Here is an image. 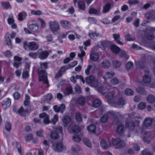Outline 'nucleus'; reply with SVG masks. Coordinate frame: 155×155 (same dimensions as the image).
Wrapping results in <instances>:
<instances>
[{"mask_svg":"<svg viewBox=\"0 0 155 155\" xmlns=\"http://www.w3.org/2000/svg\"><path fill=\"white\" fill-rule=\"evenodd\" d=\"M49 28L53 34L57 32L60 30L58 22L56 21H50L48 22Z\"/></svg>","mask_w":155,"mask_h":155,"instance_id":"nucleus-3","label":"nucleus"},{"mask_svg":"<svg viewBox=\"0 0 155 155\" xmlns=\"http://www.w3.org/2000/svg\"><path fill=\"white\" fill-rule=\"evenodd\" d=\"M71 150L73 153H78V152L80 150V148L78 145H76L72 146Z\"/></svg>","mask_w":155,"mask_h":155,"instance_id":"nucleus-45","label":"nucleus"},{"mask_svg":"<svg viewBox=\"0 0 155 155\" xmlns=\"http://www.w3.org/2000/svg\"><path fill=\"white\" fill-rule=\"evenodd\" d=\"M113 117L112 120L113 123L114 125H116L118 124L119 122V120L116 117V114H115V116L112 117Z\"/></svg>","mask_w":155,"mask_h":155,"instance_id":"nucleus-56","label":"nucleus"},{"mask_svg":"<svg viewBox=\"0 0 155 155\" xmlns=\"http://www.w3.org/2000/svg\"><path fill=\"white\" fill-rule=\"evenodd\" d=\"M38 73L39 75V81H42L44 84H48V80L45 70L41 67H39L38 70Z\"/></svg>","mask_w":155,"mask_h":155,"instance_id":"nucleus-1","label":"nucleus"},{"mask_svg":"<svg viewBox=\"0 0 155 155\" xmlns=\"http://www.w3.org/2000/svg\"><path fill=\"white\" fill-rule=\"evenodd\" d=\"M40 65V67H41L42 68L45 69V70L47 69L48 68V63L47 62L41 63Z\"/></svg>","mask_w":155,"mask_h":155,"instance_id":"nucleus-61","label":"nucleus"},{"mask_svg":"<svg viewBox=\"0 0 155 155\" xmlns=\"http://www.w3.org/2000/svg\"><path fill=\"white\" fill-rule=\"evenodd\" d=\"M115 115V113L113 111H108L102 116L100 119V121L102 123H106L108 121L109 117H114Z\"/></svg>","mask_w":155,"mask_h":155,"instance_id":"nucleus-6","label":"nucleus"},{"mask_svg":"<svg viewBox=\"0 0 155 155\" xmlns=\"http://www.w3.org/2000/svg\"><path fill=\"white\" fill-rule=\"evenodd\" d=\"M120 53V57L124 58L126 60L129 58V56L127 55V52L124 50L121 51Z\"/></svg>","mask_w":155,"mask_h":155,"instance_id":"nucleus-39","label":"nucleus"},{"mask_svg":"<svg viewBox=\"0 0 155 155\" xmlns=\"http://www.w3.org/2000/svg\"><path fill=\"white\" fill-rule=\"evenodd\" d=\"M137 66L139 68L144 69L146 67V61L145 60H140L137 64Z\"/></svg>","mask_w":155,"mask_h":155,"instance_id":"nucleus-28","label":"nucleus"},{"mask_svg":"<svg viewBox=\"0 0 155 155\" xmlns=\"http://www.w3.org/2000/svg\"><path fill=\"white\" fill-rule=\"evenodd\" d=\"M23 47L26 50L29 49L34 51L38 49L39 48L38 44L34 41L28 42L27 41L23 43Z\"/></svg>","mask_w":155,"mask_h":155,"instance_id":"nucleus-2","label":"nucleus"},{"mask_svg":"<svg viewBox=\"0 0 155 155\" xmlns=\"http://www.w3.org/2000/svg\"><path fill=\"white\" fill-rule=\"evenodd\" d=\"M11 105V100L9 98L5 99L2 103V107L4 110H5L7 108H9Z\"/></svg>","mask_w":155,"mask_h":155,"instance_id":"nucleus-11","label":"nucleus"},{"mask_svg":"<svg viewBox=\"0 0 155 155\" xmlns=\"http://www.w3.org/2000/svg\"><path fill=\"white\" fill-rule=\"evenodd\" d=\"M125 92L126 95L128 96L133 95L134 93L133 91L129 88H127L125 89Z\"/></svg>","mask_w":155,"mask_h":155,"instance_id":"nucleus-50","label":"nucleus"},{"mask_svg":"<svg viewBox=\"0 0 155 155\" xmlns=\"http://www.w3.org/2000/svg\"><path fill=\"white\" fill-rule=\"evenodd\" d=\"M101 147L104 149H107L110 144H108V142L105 140H103L101 141Z\"/></svg>","mask_w":155,"mask_h":155,"instance_id":"nucleus-24","label":"nucleus"},{"mask_svg":"<svg viewBox=\"0 0 155 155\" xmlns=\"http://www.w3.org/2000/svg\"><path fill=\"white\" fill-rule=\"evenodd\" d=\"M147 101L148 102L150 103H154L155 101V98L154 96L151 94L148 95L147 98Z\"/></svg>","mask_w":155,"mask_h":155,"instance_id":"nucleus-43","label":"nucleus"},{"mask_svg":"<svg viewBox=\"0 0 155 155\" xmlns=\"http://www.w3.org/2000/svg\"><path fill=\"white\" fill-rule=\"evenodd\" d=\"M28 110L27 109L24 110L22 107H21L18 111V114L22 116H24L26 115V113H27Z\"/></svg>","mask_w":155,"mask_h":155,"instance_id":"nucleus-33","label":"nucleus"},{"mask_svg":"<svg viewBox=\"0 0 155 155\" xmlns=\"http://www.w3.org/2000/svg\"><path fill=\"white\" fill-rule=\"evenodd\" d=\"M150 134L148 132H145L144 134V137L143 138V140L149 143L150 142Z\"/></svg>","mask_w":155,"mask_h":155,"instance_id":"nucleus-30","label":"nucleus"},{"mask_svg":"<svg viewBox=\"0 0 155 155\" xmlns=\"http://www.w3.org/2000/svg\"><path fill=\"white\" fill-rule=\"evenodd\" d=\"M88 12L90 14H94L96 15H100L101 14L100 9L97 10L94 8H91L89 10Z\"/></svg>","mask_w":155,"mask_h":155,"instance_id":"nucleus-27","label":"nucleus"},{"mask_svg":"<svg viewBox=\"0 0 155 155\" xmlns=\"http://www.w3.org/2000/svg\"><path fill=\"white\" fill-rule=\"evenodd\" d=\"M93 105L95 107H98L101 104V102L98 99H96L94 100L93 102Z\"/></svg>","mask_w":155,"mask_h":155,"instance_id":"nucleus-41","label":"nucleus"},{"mask_svg":"<svg viewBox=\"0 0 155 155\" xmlns=\"http://www.w3.org/2000/svg\"><path fill=\"white\" fill-rule=\"evenodd\" d=\"M77 101L79 105H84L85 104L86 99L84 97H80L77 99Z\"/></svg>","mask_w":155,"mask_h":155,"instance_id":"nucleus-26","label":"nucleus"},{"mask_svg":"<svg viewBox=\"0 0 155 155\" xmlns=\"http://www.w3.org/2000/svg\"><path fill=\"white\" fill-rule=\"evenodd\" d=\"M5 127L6 129L8 131H9L11 129V124L10 123H6Z\"/></svg>","mask_w":155,"mask_h":155,"instance_id":"nucleus-64","label":"nucleus"},{"mask_svg":"<svg viewBox=\"0 0 155 155\" xmlns=\"http://www.w3.org/2000/svg\"><path fill=\"white\" fill-rule=\"evenodd\" d=\"M85 81L87 84H91L92 86L94 87H96L99 85L98 80L95 79L93 75H90L86 78Z\"/></svg>","mask_w":155,"mask_h":155,"instance_id":"nucleus-5","label":"nucleus"},{"mask_svg":"<svg viewBox=\"0 0 155 155\" xmlns=\"http://www.w3.org/2000/svg\"><path fill=\"white\" fill-rule=\"evenodd\" d=\"M73 140L76 142H79L81 140V138L77 135H76L73 137Z\"/></svg>","mask_w":155,"mask_h":155,"instance_id":"nucleus-63","label":"nucleus"},{"mask_svg":"<svg viewBox=\"0 0 155 155\" xmlns=\"http://www.w3.org/2000/svg\"><path fill=\"white\" fill-rule=\"evenodd\" d=\"M29 29L34 32L37 31L38 29V25L35 24H31L29 25Z\"/></svg>","mask_w":155,"mask_h":155,"instance_id":"nucleus-36","label":"nucleus"},{"mask_svg":"<svg viewBox=\"0 0 155 155\" xmlns=\"http://www.w3.org/2000/svg\"><path fill=\"white\" fill-rule=\"evenodd\" d=\"M53 147L54 148V150L58 152H61L65 149L63 143H57L55 146L53 145Z\"/></svg>","mask_w":155,"mask_h":155,"instance_id":"nucleus-16","label":"nucleus"},{"mask_svg":"<svg viewBox=\"0 0 155 155\" xmlns=\"http://www.w3.org/2000/svg\"><path fill=\"white\" fill-rule=\"evenodd\" d=\"M27 15V13L25 12L19 13L18 15V19L20 21H22L26 18Z\"/></svg>","mask_w":155,"mask_h":155,"instance_id":"nucleus-25","label":"nucleus"},{"mask_svg":"<svg viewBox=\"0 0 155 155\" xmlns=\"http://www.w3.org/2000/svg\"><path fill=\"white\" fill-rule=\"evenodd\" d=\"M136 91L139 94L142 95H145L147 94V92L144 88L143 87H139L136 89Z\"/></svg>","mask_w":155,"mask_h":155,"instance_id":"nucleus-34","label":"nucleus"},{"mask_svg":"<svg viewBox=\"0 0 155 155\" xmlns=\"http://www.w3.org/2000/svg\"><path fill=\"white\" fill-rule=\"evenodd\" d=\"M51 52V50L41 51H38V58L41 59L43 60L46 59L49 54Z\"/></svg>","mask_w":155,"mask_h":155,"instance_id":"nucleus-10","label":"nucleus"},{"mask_svg":"<svg viewBox=\"0 0 155 155\" xmlns=\"http://www.w3.org/2000/svg\"><path fill=\"white\" fill-rule=\"evenodd\" d=\"M115 73L114 71H107L106 72L105 75L103 77V78L105 80L107 78H109L115 75Z\"/></svg>","mask_w":155,"mask_h":155,"instance_id":"nucleus-23","label":"nucleus"},{"mask_svg":"<svg viewBox=\"0 0 155 155\" xmlns=\"http://www.w3.org/2000/svg\"><path fill=\"white\" fill-rule=\"evenodd\" d=\"M76 119L77 122H79L82 120L81 115L80 113H77L75 115Z\"/></svg>","mask_w":155,"mask_h":155,"instance_id":"nucleus-54","label":"nucleus"},{"mask_svg":"<svg viewBox=\"0 0 155 155\" xmlns=\"http://www.w3.org/2000/svg\"><path fill=\"white\" fill-rule=\"evenodd\" d=\"M124 130V127L123 125L121 124L117 126L116 131L119 134L122 133Z\"/></svg>","mask_w":155,"mask_h":155,"instance_id":"nucleus-38","label":"nucleus"},{"mask_svg":"<svg viewBox=\"0 0 155 155\" xmlns=\"http://www.w3.org/2000/svg\"><path fill=\"white\" fill-rule=\"evenodd\" d=\"M79 9L81 10L84 11L85 9V5L84 2L82 1H79L78 3Z\"/></svg>","mask_w":155,"mask_h":155,"instance_id":"nucleus-35","label":"nucleus"},{"mask_svg":"<svg viewBox=\"0 0 155 155\" xmlns=\"http://www.w3.org/2000/svg\"><path fill=\"white\" fill-rule=\"evenodd\" d=\"M113 7L112 4L110 2L107 3L106 5L103 7L102 12L105 13L108 12Z\"/></svg>","mask_w":155,"mask_h":155,"instance_id":"nucleus-19","label":"nucleus"},{"mask_svg":"<svg viewBox=\"0 0 155 155\" xmlns=\"http://www.w3.org/2000/svg\"><path fill=\"white\" fill-rule=\"evenodd\" d=\"M58 133L57 131H53L51 132V137L52 139H58Z\"/></svg>","mask_w":155,"mask_h":155,"instance_id":"nucleus-40","label":"nucleus"},{"mask_svg":"<svg viewBox=\"0 0 155 155\" xmlns=\"http://www.w3.org/2000/svg\"><path fill=\"white\" fill-rule=\"evenodd\" d=\"M87 129L91 133H95L96 132V127L94 124H91L87 127Z\"/></svg>","mask_w":155,"mask_h":155,"instance_id":"nucleus-29","label":"nucleus"},{"mask_svg":"<svg viewBox=\"0 0 155 155\" xmlns=\"http://www.w3.org/2000/svg\"><path fill=\"white\" fill-rule=\"evenodd\" d=\"M154 118H151L150 117H147L146 118L143 122V126L146 127H149L151 126L152 124L154 123L153 119Z\"/></svg>","mask_w":155,"mask_h":155,"instance_id":"nucleus-13","label":"nucleus"},{"mask_svg":"<svg viewBox=\"0 0 155 155\" xmlns=\"http://www.w3.org/2000/svg\"><path fill=\"white\" fill-rule=\"evenodd\" d=\"M113 66L115 68H118L120 67L121 65V62L118 60H115L113 62Z\"/></svg>","mask_w":155,"mask_h":155,"instance_id":"nucleus-44","label":"nucleus"},{"mask_svg":"<svg viewBox=\"0 0 155 155\" xmlns=\"http://www.w3.org/2000/svg\"><path fill=\"white\" fill-rule=\"evenodd\" d=\"M71 130L73 133L77 134L80 131V128L78 126L72 124L71 125Z\"/></svg>","mask_w":155,"mask_h":155,"instance_id":"nucleus-37","label":"nucleus"},{"mask_svg":"<svg viewBox=\"0 0 155 155\" xmlns=\"http://www.w3.org/2000/svg\"><path fill=\"white\" fill-rule=\"evenodd\" d=\"M143 80L145 83H149L151 81V78L148 75H146L143 78Z\"/></svg>","mask_w":155,"mask_h":155,"instance_id":"nucleus-51","label":"nucleus"},{"mask_svg":"<svg viewBox=\"0 0 155 155\" xmlns=\"http://www.w3.org/2000/svg\"><path fill=\"white\" fill-rule=\"evenodd\" d=\"M154 31H155V27H151L149 29H147L145 34L146 38L150 40L153 39L154 37L152 33Z\"/></svg>","mask_w":155,"mask_h":155,"instance_id":"nucleus-7","label":"nucleus"},{"mask_svg":"<svg viewBox=\"0 0 155 155\" xmlns=\"http://www.w3.org/2000/svg\"><path fill=\"white\" fill-rule=\"evenodd\" d=\"M60 23L61 26L64 28L69 29L71 26V23L66 20H62L60 21Z\"/></svg>","mask_w":155,"mask_h":155,"instance_id":"nucleus-18","label":"nucleus"},{"mask_svg":"<svg viewBox=\"0 0 155 155\" xmlns=\"http://www.w3.org/2000/svg\"><path fill=\"white\" fill-rule=\"evenodd\" d=\"M31 13L33 15H40L41 14V12L40 10H31Z\"/></svg>","mask_w":155,"mask_h":155,"instance_id":"nucleus-59","label":"nucleus"},{"mask_svg":"<svg viewBox=\"0 0 155 155\" xmlns=\"http://www.w3.org/2000/svg\"><path fill=\"white\" fill-rule=\"evenodd\" d=\"M139 123V122L137 120L134 121L132 120H128L126 123L125 127L130 130H134L135 127V123Z\"/></svg>","mask_w":155,"mask_h":155,"instance_id":"nucleus-9","label":"nucleus"},{"mask_svg":"<svg viewBox=\"0 0 155 155\" xmlns=\"http://www.w3.org/2000/svg\"><path fill=\"white\" fill-rule=\"evenodd\" d=\"M145 16L147 19H152L155 18V13L153 10L147 12L145 14Z\"/></svg>","mask_w":155,"mask_h":155,"instance_id":"nucleus-20","label":"nucleus"},{"mask_svg":"<svg viewBox=\"0 0 155 155\" xmlns=\"http://www.w3.org/2000/svg\"><path fill=\"white\" fill-rule=\"evenodd\" d=\"M71 120L70 117L68 116H65L63 117L62 118V121L65 124L64 126L66 127L67 124H69Z\"/></svg>","mask_w":155,"mask_h":155,"instance_id":"nucleus-32","label":"nucleus"},{"mask_svg":"<svg viewBox=\"0 0 155 155\" xmlns=\"http://www.w3.org/2000/svg\"><path fill=\"white\" fill-rule=\"evenodd\" d=\"M111 66V63L108 60H104L101 63V67L104 69H108Z\"/></svg>","mask_w":155,"mask_h":155,"instance_id":"nucleus-17","label":"nucleus"},{"mask_svg":"<svg viewBox=\"0 0 155 155\" xmlns=\"http://www.w3.org/2000/svg\"><path fill=\"white\" fill-rule=\"evenodd\" d=\"M88 35L90 38L92 39H95L96 37H102V35L100 34L97 33L96 32H90L88 33Z\"/></svg>","mask_w":155,"mask_h":155,"instance_id":"nucleus-22","label":"nucleus"},{"mask_svg":"<svg viewBox=\"0 0 155 155\" xmlns=\"http://www.w3.org/2000/svg\"><path fill=\"white\" fill-rule=\"evenodd\" d=\"M7 21L8 24L9 25L12 24L14 22V20L12 15H11L9 16V17Z\"/></svg>","mask_w":155,"mask_h":155,"instance_id":"nucleus-57","label":"nucleus"},{"mask_svg":"<svg viewBox=\"0 0 155 155\" xmlns=\"http://www.w3.org/2000/svg\"><path fill=\"white\" fill-rule=\"evenodd\" d=\"M119 79L116 77H114L110 80V83L114 85H116L119 83Z\"/></svg>","mask_w":155,"mask_h":155,"instance_id":"nucleus-48","label":"nucleus"},{"mask_svg":"<svg viewBox=\"0 0 155 155\" xmlns=\"http://www.w3.org/2000/svg\"><path fill=\"white\" fill-rule=\"evenodd\" d=\"M77 63L78 62L77 61H74L71 63H70L68 66L69 67V68H72L77 65Z\"/></svg>","mask_w":155,"mask_h":155,"instance_id":"nucleus-62","label":"nucleus"},{"mask_svg":"<svg viewBox=\"0 0 155 155\" xmlns=\"http://www.w3.org/2000/svg\"><path fill=\"white\" fill-rule=\"evenodd\" d=\"M113 37L114 38L115 41H116L118 44L121 45H123V43L120 41L121 40V38L119 34H114L113 35Z\"/></svg>","mask_w":155,"mask_h":155,"instance_id":"nucleus-21","label":"nucleus"},{"mask_svg":"<svg viewBox=\"0 0 155 155\" xmlns=\"http://www.w3.org/2000/svg\"><path fill=\"white\" fill-rule=\"evenodd\" d=\"M125 104V101L124 100L122 97L119 98L118 101V102L117 104L115 105V107H117V106L119 105H123Z\"/></svg>","mask_w":155,"mask_h":155,"instance_id":"nucleus-47","label":"nucleus"},{"mask_svg":"<svg viewBox=\"0 0 155 155\" xmlns=\"http://www.w3.org/2000/svg\"><path fill=\"white\" fill-rule=\"evenodd\" d=\"M53 109L56 112H60L61 114H63L65 110V105L64 104H61L60 107L55 105L53 106Z\"/></svg>","mask_w":155,"mask_h":155,"instance_id":"nucleus-12","label":"nucleus"},{"mask_svg":"<svg viewBox=\"0 0 155 155\" xmlns=\"http://www.w3.org/2000/svg\"><path fill=\"white\" fill-rule=\"evenodd\" d=\"M30 99L29 96L28 94H26L25 95V100L24 103L25 106H28L29 105L30 103Z\"/></svg>","mask_w":155,"mask_h":155,"instance_id":"nucleus-42","label":"nucleus"},{"mask_svg":"<svg viewBox=\"0 0 155 155\" xmlns=\"http://www.w3.org/2000/svg\"><path fill=\"white\" fill-rule=\"evenodd\" d=\"M92 68V66L91 65H89L87 66V68L85 70V73L86 74L88 75L90 74V70Z\"/></svg>","mask_w":155,"mask_h":155,"instance_id":"nucleus-60","label":"nucleus"},{"mask_svg":"<svg viewBox=\"0 0 155 155\" xmlns=\"http://www.w3.org/2000/svg\"><path fill=\"white\" fill-rule=\"evenodd\" d=\"M84 143L87 147L91 148L92 147V145L89 140L86 138H84L83 140Z\"/></svg>","mask_w":155,"mask_h":155,"instance_id":"nucleus-46","label":"nucleus"},{"mask_svg":"<svg viewBox=\"0 0 155 155\" xmlns=\"http://www.w3.org/2000/svg\"><path fill=\"white\" fill-rule=\"evenodd\" d=\"M28 55L30 57L35 59L37 58V56H38V51L36 53L33 52H30L29 53Z\"/></svg>","mask_w":155,"mask_h":155,"instance_id":"nucleus-52","label":"nucleus"},{"mask_svg":"<svg viewBox=\"0 0 155 155\" xmlns=\"http://www.w3.org/2000/svg\"><path fill=\"white\" fill-rule=\"evenodd\" d=\"M2 5L4 9H7L10 7V4L8 2H2Z\"/></svg>","mask_w":155,"mask_h":155,"instance_id":"nucleus-58","label":"nucleus"},{"mask_svg":"<svg viewBox=\"0 0 155 155\" xmlns=\"http://www.w3.org/2000/svg\"><path fill=\"white\" fill-rule=\"evenodd\" d=\"M90 58L91 61H95L99 59V56L97 52L92 50L90 54Z\"/></svg>","mask_w":155,"mask_h":155,"instance_id":"nucleus-15","label":"nucleus"},{"mask_svg":"<svg viewBox=\"0 0 155 155\" xmlns=\"http://www.w3.org/2000/svg\"><path fill=\"white\" fill-rule=\"evenodd\" d=\"M111 49L113 52L116 54H118L120 51V49L114 45H111Z\"/></svg>","mask_w":155,"mask_h":155,"instance_id":"nucleus-31","label":"nucleus"},{"mask_svg":"<svg viewBox=\"0 0 155 155\" xmlns=\"http://www.w3.org/2000/svg\"><path fill=\"white\" fill-rule=\"evenodd\" d=\"M52 98V94H48L45 97L44 101H50Z\"/></svg>","mask_w":155,"mask_h":155,"instance_id":"nucleus-53","label":"nucleus"},{"mask_svg":"<svg viewBox=\"0 0 155 155\" xmlns=\"http://www.w3.org/2000/svg\"><path fill=\"white\" fill-rule=\"evenodd\" d=\"M30 63L26 62L25 67L23 70L22 77L23 79H26L29 76V71L30 68Z\"/></svg>","mask_w":155,"mask_h":155,"instance_id":"nucleus-8","label":"nucleus"},{"mask_svg":"<svg viewBox=\"0 0 155 155\" xmlns=\"http://www.w3.org/2000/svg\"><path fill=\"white\" fill-rule=\"evenodd\" d=\"M146 103L145 102H141L138 105V108L140 110H143L145 108L146 106Z\"/></svg>","mask_w":155,"mask_h":155,"instance_id":"nucleus-55","label":"nucleus"},{"mask_svg":"<svg viewBox=\"0 0 155 155\" xmlns=\"http://www.w3.org/2000/svg\"><path fill=\"white\" fill-rule=\"evenodd\" d=\"M133 67L134 64L132 62H128L126 64V68L128 71L132 69Z\"/></svg>","mask_w":155,"mask_h":155,"instance_id":"nucleus-49","label":"nucleus"},{"mask_svg":"<svg viewBox=\"0 0 155 155\" xmlns=\"http://www.w3.org/2000/svg\"><path fill=\"white\" fill-rule=\"evenodd\" d=\"M112 143L113 145L115 146V148L117 149L122 148L125 147L126 145L125 141L119 138L113 140Z\"/></svg>","mask_w":155,"mask_h":155,"instance_id":"nucleus-4","label":"nucleus"},{"mask_svg":"<svg viewBox=\"0 0 155 155\" xmlns=\"http://www.w3.org/2000/svg\"><path fill=\"white\" fill-rule=\"evenodd\" d=\"M39 117L41 118H44L43 122L45 124H49L51 122L49 119V116L45 113L43 112L39 115Z\"/></svg>","mask_w":155,"mask_h":155,"instance_id":"nucleus-14","label":"nucleus"}]
</instances>
